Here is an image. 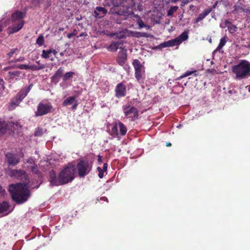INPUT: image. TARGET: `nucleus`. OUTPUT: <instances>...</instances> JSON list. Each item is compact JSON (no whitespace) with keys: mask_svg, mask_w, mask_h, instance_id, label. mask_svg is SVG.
I'll list each match as a JSON object with an SVG mask.
<instances>
[{"mask_svg":"<svg viewBox=\"0 0 250 250\" xmlns=\"http://www.w3.org/2000/svg\"><path fill=\"white\" fill-rule=\"evenodd\" d=\"M75 167L73 166L63 168L57 177L55 171L50 172L49 181L53 186L63 185L71 182L74 179Z\"/></svg>","mask_w":250,"mask_h":250,"instance_id":"nucleus-1","label":"nucleus"},{"mask_svg":"<svg viewBox=\"0 0 250 250\" xmlns=\"http://www.w3.org/2000/svg\"><path fill=\"white\" fill-rule=\"evenodd\" d=\"M9 191L12 200L18 204L25 203L31 195L28 187L25 184H11L9 186Z\"/></svg>","mask_w":250,"mask_h":250,"instance_id":"nucleus-2","label":"nucleus"},{"mask_svg":"<svg viewBox=\"0 0 250 250\" xmlns=\"http://www.w3.org/2000/svg\"><path fill=\"white\" fill-rule=\"evenodd\" d=\"M25 13L16 11L11 15V21L12 25L7 28V33L10 35L20 31L24 25L22 19L25 17Z\"/></svg>","mask_w":250,"mask_h":250,"instance_id":"nucleus-3","label":"nucleus"},{"mask_svg":"<svg viewBox=\"0 0 250 250\" xmlns=\"http://www.w3.org/2000/svg\"><path fill=\"white\" fill-rule=\"evenodd\" d=\"M232 71L236 75V79L241 80L250 76V62L246 60H242L232 67Z\"/></svg>","mask_w":250,"mask_h":250,"instance_id":"nucleus-4","label":"nucleus"},{"mask_svg":"<svg viewBox=\"0 0 250 250\" xmlns=\"http://www.w3.org/2000/svg\"><path fill=\"white\" fill-rule=\"evenodd\" d=\"M32 84H30L28 87H24L22 88L17 95L14 97L9 103L8 109L13 110L17 106L19 105L22 100L26 96L28 92L30 91Z\"/></svg>","mask_w":250,"mask_h":250,"instance_id":"nucleus-5","label":"nucleus"},{"mask_svg":"<svg viewBox=\"0 0 250 250\" xmlns=\"http://www.w3.org/2000/svg\"><path fill=\"white\" fill-rule=\"evenodd\" d=\"M64 72V69L62 67H60L54 73V74L51 77V82L52 83L56 84H57L61 77L62 78L63 82H66L67 80L72 78L75 75V73L73 71L67 72L62 75Z\"/></svg>","mask_w":250,"mask_h":250,"instance_id":"nucleus-6","label":"nucleus"},{"mask_svg":"<svg viewBox=\"0 0 250 250\" xmlns=\"http://www.w3.org/2000/svg\"><path fill=\"white\" fill-rule=\"evenodd\" d=\"M112 125L110 133L112 136L120 139V136H125L126 134L127 128L123 123L120 121H116L114 122Z\"/></svg>","mask_w":250,"mask_h":250,"instance_id":"nucleus-7","label":"nucleus"},{"mask_svg":"<svg viewBox=\"0 0 250 250\" xmlns=\"http://www.w3.org/2000/svg\"><path fill=\"white\" fill-rule=\"evenodd\" d=\"M132 64L135 70V77L139 83H144L145 80V68L138 59L133 61Z\"/></svg>","mask_w":250,"mask_h":250,"instance_id":"nucleus-8","label":"nucleus"},{"mask_svg":"<svg viewBox=\"0 0 250 250\" xmlns=\"http://www.w3.org/2000/svg\"><path fill=\"white\" fill-rule=\"evenodd\" d=\"M78 175L80 177H83L88 174L92 169V165L87 161L80 160L77 164Z\"/></svg>","mask_w":250,"mask_h":250,"instance_id":"nucleus-9","label":"nucleus"},{"mask_svg":"<svg viewBox=\"0 0 250 250\" xmlns=\"http://www.w3.org/2000/svg\"><path fill=\"white\" fill-rule=\"evenodd\" d=\"M54 110L53 107L50 103H40L35 112V116H42Z\"/></svg>","mask_w":250,"mask_h":250,"instance_id":"nucleus-10","label":"nucleus"},{"mask_svg":"<svg viewBox=\"0 0 250 250\" xmlns=\"http://www.w3.org/2000/svg\"><path fill=\"white\" fill-rule=\"evenodd\" d=\"M123 110L125 116L131 118V121H134L138 118V110L134 106L125 104L123 106Z\"/></svg>","mask_w":250,"mask_h":250,"instance_id":"nucleus-11","label":"nucleus"},{"mask_svg":"<svg viewBox=\"0 0 250 250\" xmlns=\"http://www.w3.org/2000/svg\"><path fill=\"white\" fill-rule=\"evenodd\" d=\"M7 173L11 177H14L21 180L28 181L29 179L26 172L23 170L11 169L8 170Z\"/></svg>","mask_w":250,"mask_h":250,"instance_id":"nucleus-12","label":"nucleus"},{"mask_svg":"<svg viewBox=\"0 0 250 250\" xmlns=\"http://www.w3.org/2000/svg\"><path fill=\"white\" fill-rule=\"evenodd\" d=\"M115 92V97L117 98L125 97L126 94V86L122 82L119 83L116 86Z\"/></svg>","mask_w":250,"mask_h":250,"instance_id":"nucleus-13","label":"nucleus"},{"mask_svg":"<svg viewBox=\"0 0 250 250\" xmlns=\"http://www.w3.org/2000/svg\"><path fill=\"white\" fill-rule=\"evenodd\" d=\"M127 61V50L126 49L122 48L118 53L116 57V62L120 66H123Z\"/></svg>","mask_w":250,"mask_h":250,"instance_id":"nucleus-14","label":"nucleus"},{"mask_svg":"<svg viewBox=\"0 0 250 250\" xmlns=\"http://www.w3.org/2000/svg\"><path fill=\"white\" fill-rule=\"evenodd\" d=\"M14 208V207H12L10 204L7 201H3L0 203V213L3 215H7L11 212Z\"/></svg>","mask_w":250,"mask_h":250,"instance_id":"nucleus-15","label":"nucleus"},{"mask_svg":"<svg viewBox=\"0 0 250 250\" xmlns=\"http://www.w3.org/2000/svg\"><path fill=\"white\" fill-rule=\"evenodd\" d=\"M72 104V109L75 110L78 106V102L75 96H70L67 98L62 103L63 106H66Z\"/></svg>","mask_w":250,"mask_h":250,"instance_id":"nucleus-16","label":"nucleus"},{"mask_svg":"<svg viewBox=\"0 0 250 250\" xmlns=\"http://www.w3.org/2000/svg\"><path fill=\"white\" fill-rule=\"evenodd\" d=\"M6 157L8 164L10 165L15 166L20 162V158L18 155L11 153H7Z\"/></svg>","mask_w":250,"mask_h":250,"instance_id":"nucleus-17","label":"nucleus"},{"mask_svg":"<svg viewBox=\"0 0 250 250\" xmlns=\"http://www.w3.org/2000/svg\"><path fill=\"white\" fill-rule=\"evenodd\" d=\"M21 72L20 71H9L8 73V77L10 83H14L21 79Z\"/></svg>","mask_w":250,"mask_h":250,"instance_id":"nucleus-18","label":"nucleus"},{"mask_svg":"<svg viewBox=\"0 0 250 250\" xmlns=\"http://www.w3.org/2000/svg\"><path fill=\"white\" fill-rule=\"evenodd\" d=\"M107 12V10L104 7L97 6L94 11V15L96 18H102L104 17Z\"/></svg>","mask_w":250,"mask_h":250,"instance_id":"nucleus-19","label":"nucleus"},{"mask_svg":"<svg viewBox=\"0 0 250 250\" xmlns=\"http://www.w3.org/2000/svg\"><path fill=\"white\" fill-rule=\"evenodd\" d=\"M123 44L122 42H112L108 47L107 50L111 52H116L118 48L122 50V48H124L120 46Z\"/></svg>","mask_w":250,"mask_h":250,"instance_id":"nucleus-20","label":"nucleus"},{"mask_svg":"<svg viewBox=\"0 0 250 250\" xmlns=\"http://www.w3.org/2000/svg\"><path fill=\"white\" fill-rule=\"evenodd\" d=\"M8 124L9 125V127L8 129V130H11V131L13 132L16 131L17 132H18V130L21 129L22 126V125L17 121L15 122H8Z\"/></svg>","mask_w":250,"mask_h":250,"instance_id":"nucleus-21","label":"nucleus"},{"mask_svg":"<svg viewBox=\"0 0 250 250\" xmlns=\"http://www.w3.org/2000/svg\"><path fill=\"white\" fill-rule=\"evenodd\" d=\"M9 127V125L8 124V123L0 119V135L6 133Z\"/></svg>","mask_w":250,"mask_h":250,"instance_id":"nucleus-22","label":"nucleus"},{"mask_svg":"<svg viewBox=\"0 0 250 250\" xmlns=\"http://www.w3.org/2000/svg\"><path fill=\"white\" fill-rule=\"evenodd\" d=\"M212 11V8H209L204 10V11L199 15L198 18L195 19V23H198L203 20L207 16H208Z\"/></svg>","mask_w":250,"mask_h":250,"instance_id":"nucleus-23","label":"nucleus"},{"mask_svg":"<svg viewBox=\"0 0 250 250\" xmlns=\"http://www.w3.org/2000/svg\"><path fill=\"white\" fill-rule=\"evenodd\" d=\"M246 7V5L243 4L242 3H238L237 4L234 5L233 6V12L238 14L243 12L244 8Z\"/></svg>","mask_w":250,"mask_h":250,"instance_id":"nucleus-24","label":"nucleus"},{"mask_svg":"<svg viewBox=\"0 0 250 250\" xmlns=\"http://www.w3.org/2000/svg\"><path fill=\"white\" fill-rule=\"evenodd\" d=\"M188 30H186L183 32L179 37L176 38V39L178 40V42L180 44H181L183 42L187 40L188 38Z\"/></svg>","mask_w":250,"mask_h":250,"instance_id":"nucleus-25","label":"nucleus"},{"mask_svg":"<svg viewBox=\"0 0 250 250\" xmlns=\"http://www.w3.org/2000/svg\"><path fill=\"white\" fill-rule=\"evenodd\" d=\"M51 55V49L48 50H43L42 51V57L44 59L49 58Z\"/></svg>","mask_w":250,"mask_h":250,"instance_id":"nucleus-26","label":"nucleus"},{"mask_svg":"<svg viewBox=\"0 0 250 250\" xmlns=\"http://www.w3.org/2000/svg\"><path fill=\"white\" fill-rule=\"evenodd\" d=\"M178 9V7L177 6H171L167 12V16L173 17L174 13Z\"/></svg>","mask_w":250,"mask_h":250,"instance_id":"nucleus-27","label":"nucleus"},{"mask_svg":"<svg viewBox=\"0 0 250 250\" xmlns=\"http://www.w3.org/2000/svg\"><path fill=\"white\" fill-rule=\"evenodd\" d=\"M193 74L194 76H197V70H194V71H188L185 72L184 74L183 75L180 76L177 78V80H180L184 77L188 76L191 74Z\"/></svg>","mask_w":250,"mask_h":250,"instance_id":"nucleus-28","label":"nucleus"},{"mask_svg":"<svg viewBox=\"0 0 250 250\" xmlns=\"http://www.w3.org/2000/svg\"><path fill=\"white\" fill-rule=\"evenodd\" d=\"M228 30L229 31V32L230 34H233V33H234L235 32H236L237 28V27L235 25L232 24L230 22L229 23V26L228 27Z\"/></svg>","mask_w":250,"mask_h":250,"instance_id":"nucleus-29","label":"nucleus"},{"mask_svg":"<svg viewBox=\"0 0 250 250\" xmlns=\"http://www.w3.org/2000/svg\"><path fill=\"white\" fill-rule=\"evenodd\" d=\"M167 44L168 45V47H173L179 45V43L178 42V40L175 38L173 40L167 41Z\"/></svg>","mask_w":250,"mask_h":250,"instance_id":"nucleus-30","label":"nucleus"},{"mask_svg":"<svg viewBox=\"0 0 250 250\" xmlns=\"http://www.w3.org/2000/svg\"><path fill=\"white\" fill-rule=\"evenodd\" d=\"M167 44L168 45V47H173L179 45V43L178 42V40L175 38L173 40L167 41Z\"/></svg>","mask_w":250,"mask_h":250,"instance_id":"nucleus-31","label":"nucleus"},{"mask_svg":"<svg viewBox=\"0 0 250 250\" xmlns=\"http://www.w3.org/2000/svg\"><path fill=\"white\" fill-rule=\"evenodd\" d=\"M45 131V130H44L43 128L38 127L36 129L35 132V136L37 137L41 136Z\"/></svg>","mask_w":250,"mask_h":250,"instance_id":"nucleus-32","label":"nucleus"},{"mask_svg":"<svg viewBox=\"0 0 250 250\" xmlns=\"http://www.w3.org/2000/svg\"><path fill=\"white\" fill-rule=\"evenodd\" d=\"M44 41L43 36L42 35H40L37 39L36 43L41 46L43 44Z\"/></svg>","mask_w":250,"mask_h":250,"instance_id":"nucleus-33","label":"nucleus"},{"mask_svg":"<svg viewBox=\"0 0 250 250\" xmlns=\"http://www.w3.org/2000/svg\"><path fill=\"white\" fill-rule=\"evenodd\" d=\"M29 69H31L33 71H36V70H39L41 69H43L44 67V66L43 65H42L40 66H37L36 65H29Z\"/></svg>","mask_w":250,"mask_h":250,"instance_id":"nucleus-34","label":"nucleus"},{"mask_svg":"<svg viewBox=\"0 0 250 250\" xmlns=\"http://www.w3.org/2000/svg\"><path fill=\"white\" fill-rule=\"evenodd\" d=\"M137 23L140 28H142L143 27H147V28H149V26L146 25L139 17H138V19L137 20Z\"/></svg>","mask_w":250,"mask_h":250,"instance_id":"nucleus-35","label":"nucleus"},{"mask_svg":"<svg viewBox=\"0 0 250 250\" xmlns=\"http://www.w3.org/2000/svg\"><path fill=\"white\" fill-rule=\"evenodd\" d=\"M19 52V50L18 48H13L10 51L7 53V56L9 58L12 57L14 54H18Z\"/></svg>","mask_w":250,"mask_h":250,"instance_id":"nucleus-36","label":"nucleus"},{"mask_svg":"<svg viewBox=\"0 0 250 250\" xmlns=\"http://www.w3.org/2000/svg\"><path fill=\"white\" fill-rule=\"evenodd\" d=\"M124 0L122 1L121 0H112V4L114 7H118L123 3V1Z\"/></svg>","mask_w":250,"mask_h":250,"instance_id":"nucleus-37","label":"nucleus"},{"mask_svg":"<svg viewBox=\"0 0 250 250\" xmlns=\"http://www.w3.org/2000/svg\"><path fill=\"white\" fill-rule=\"evenodd\" d=\"M227 42V40L225 37L221 38L220 40V42L218 45L219 48H222L225 45Z\"/></svg>","mask_w":250,"mask_h":250,"instance_id":"nucleus-38","label":"nucleus"},{"mask_svg":"<svg viewBox=\"0 0 250 250\" xmlns=\"http://www.w3.org/2000/svg\"><path fill=\"white\" fill-rule=\"evenodd\" d=\"M229 22L230 21L229 20H226L222 22L220 26L222 28L228 27Z\"/></svg>","mask_w":250,"mask_h":250,"instance_id":"nucleus-39","label":"nucleus"},{"mask_svg":"<svg viewBox=\"0 0 250 250\" xmlns=\"http://www.w3.org/2000/svg\"><path fill=\"white\" fill-rule=\"evenodd\" d=\"M136 34L135 36L137 38L147 37V34L146 33L136 32Z\"/></svg>","mask_w":250,"mask_h":250,"instance_id":"nucleus-40","label":"nucleus"},{"mask_svg":"<svg viewBox=\"0 0 250 250\" xmlns=\"http://www.w3.org/2000/svg\"><path fill=\"white\" fill-rule=\"evenodd\" d=\"M4 89V81L0 78V96L2 94Z\"/></svg>","mask_w":250,"mask_h":250,"instance_id":"nucleus-41","label":"nucleus"},{"mask_svg":"<svg viewBox=\"0 0 250 250\" xmlns=\"http://www.w3.org/2000/svg\"><path fill=\"white\" fill-rule=\"evenodd\" d=\"M83 92L82 88L79 89L78 90H75L74 91V93L75 95L74 96L76 97V98L78 97L79 95H81Z\"/></svg>","mask_w":250,"mask_h":250,"instance_id":"nucleus-42","label":"nucleus"},{"mask_svg":"<svg viewBox=\"0 0 250 250\" xmlns=\"http://www.w3.org/2000/svg\"><path fill=\"white\" fill-rule=\"evenodd\" d=\"M31 170L35 174H38L39 172L38 166L37 165H34L31 166Z\"/></svg>","mask_w":250,"mask_h":250,"instance_id":"nucleus-43","label":"nucleus"},{"mask_svg":"<svg viewBox=\"0 0 250 250\" xmlns=\"http://www.w3.org/2000/svg\"><path fill=\"white\" fill-rule=\"evenodd\" d=\"M17 67L20 69H25V70H28L29 69V65L27 64H20Z\"/></svg>","mask_w":250,"mask_h":250,"instance_id":"nucleus-44","label":"nucleus"},{"mask_svg":"<svg viewBox=\"0 0 250 250\" xmlns=\"http://www.w3.org/2000/svg\"><path fill=\"white\" fill-rule=\"evenodd\" d=\"M77 34V31L76 29H74L73 32L67 34V38L69 39L71 38L73 36H76Z\"/></svg>","mask_w":250,"mask_h":250,"instance_id":"nucleus-45","label":"nucleus"},{"mask_svg":"<svg viewBox=\"0 0 250 250\" xmlns=\"http://www.w3.org/2000/svg\"><path fill=\"white\" fill-rule=\"evenodd\" d=\"M243 12L246 13L247 15L250 18V7H245Z\"/></svg>","mask_w":250,"mask_h":250,"instance_id":"nucleus-46","label":"nucleus"},{"mask_svg":"<svg viewBox=\"0 0 250 250\" xmlns=\"http://www.w3.org/2000/svg\"><path fill=\"white\" fill-rule=\"evenodd\" d=\"M168 45L167 44V41L163 42L161 43L160 45V46L162 48H165L168 47Z\"/></svg>","mask_w":250,"mask_h":250,"instance_id":"nucleus-47","label":"nucleus"},{"mask_svg":"<svg viewBox=\"0 0 250 250\" xmlns=\"http://www.w3.org/2000/svg\"><path fill=\"white\" fill-rule=\"evenodd\" d=\"M123 66L124 69H125L126 72H129V69H130V67H129V66L128 64H125V65H123Z\"/></svg>","mask_w":250,"mask_h":250,"instance_id":"nucleus-48","label":"nucleus"},{"mask_svg":"<svg viewBox=\"0 0 250 250\" xmlns=\"http://www.w3.org/2000/svg\"><path fill=\"white\" fill-rule=\"evenodd\" d=\"M226 93L228 94L231 95V94L236 93V91L235 90H234L233 89H229V90H228V92Z\"/></svg>","mask_w":250,"mask_h":250,"instance_id":"nucleus-49","label":"nucleus"},{"mask_svg":"<svg viewBox=\"0 0 250 250\" xmlns=\"http://www.w3.org/2000/svg\"><path fill=\"white\" fill-rule=\"evenodd\" d=\"M41 2V0H33V3L35 5H39Z\"/></svg>","mask_w":250,"mask_h":250,"instance_id":"nucleus-50","label":"nucleus"},{"mask_svg":"<svg viewBox=\"0 0 250 250\" xmlns=\"http://www.w3.org/2000/svg\"><path fill=\"white\" fill-rule=\"evenodd\" d=\"M107 164L106 163H104L103 166V167L102 168L103 171H106L107 169Z\"/></svg>","mask_w":250,"mask_h":250,"instance_id":"nucleus-51","label":"nucleus"},{"mask_svg":"<svg viewBox=\"0 0 250 250\" xmlns=\"http://www.w3.org/2000/svg\"><path fill=\"white\" fill-rule=\"evenodd\" d=\"M24 58L23 57H20L19 58L15 60V61H14L15 62H22L23 61H24Z\"/></svg>","mask_w":250,"mask_h":250,"instance_id":"nucleus-52","label":"nucleus"},{"mask_svg":"<svg viewBox=\"0 0 250 250\" xmlns=\"http://www.w3.org/2000/svg\"><path fill=\"white\" fill-rule=\"evenodd\" d=\"M116 13L118 15H125L124 11H118L116 12Z\"/></svg>","mask_w":250,"mask_h":250,"instance_id":"nucleus-53","label":"nucleus"},{"mask_svg":"<svg viewBox=\"0 0 250 250\" xmlns=\"http://www.w3.org/2000/svg\"><path fill=\"white\" fill-rule=\"evenodd\" d=\"M104 171H100V172H99V174H98V176L99 177V178H102L104 176Z\"/></svg>","mask_w":250,"mask_h":250,"instance_id":"nucleus-54","label":"nucleus"},{"mask_svg":"<svg viewBox=\"0 0 250 250\" xmlns=\"http://www.w3.org/2000/svg\"><path fill=\"white\" fill-rule=\"evenodd\" d=\"M53 54V55L55 56L57 54V51L56 50L51 49V54Z\"/></svg>","mask_w":250,"mask_h":250,"instance_id":"nucleus-55","label":"nucleus"},{"mask_svg":"<svg viewBox=\"0 0 250 250\" xmlns=\"http://www.w3.org/2000/svg\"><path fill=\"white\" fill-rule=\"evenodd\" d=\"M218 3V2L217 1H215V3H214V4L212 6V7L211 8H212V10L213 9H214L216 8V7L217 6V4Z\"/></svg>","mask_w":250,"mask_h":250,"instance_id":"nucleus-56","label":"nucleus"},{"mask_svg":"<svg viewBox=\"0 0 250 250\" xmlns=\"http://www.w3.org/2000/svg\"><path fill=\"white\" fill-rule=\"evenodd\" d=\"M5 192V190L0 186V193L3 194Z\"/></svg>","mask_w":250,"mask_h":250,"instance_id":"nucleus-57","label":"nucleus"},{"mask_svg":"<svg viewBox=\"0 0 250 250\" xmlns=\"http://www.w3.org/2000/svg\"><path fill=\"white\" fill-rule=\"evenodd\" d=\"M100 199L101 200L105 201L106 202H108V199L106 197H102Z\"/></svg>","mask_w":250,"mask_h":250,"instance_id":"nucleus-58","label":"nucleus"},{"mask_svg":"<svg viewBox=\"0 0 250 250\" xmlns=\"http://www.w3.org/2000/svg\"><path fill=\"white\" fill-rule=\"evenodd\" d=\"M217 52L214 50L213 52H212V59H214V55L215 54V53H216Z\"/></svg>","mask_w":250,"mask_h":250,"instance_id":"nucleus-59","label":"nucleus"},{"mask_svg":"<svg viewBox=\"0 0 250 250\" xmlns=\"http://www.w3.org/2000/svg\"><path fill=\"white\" fill-rule=\"evenodd\" d=\"M98 161L99 163H101L102 162V157L101 156H100V155L98 156Z\"/></svg>","mask_w":250,"mask_h":250,"instance_id":"nucleus-60","label":"nucleus"},{"mask_svg":"<svg viewBox=\"0 0 250 250\" xmlns=\"http://www.w3.org/2000/svg\"><path fill=\"white\" fill-rule=\"evenodd\" d=\"M97 170H98V172H100H100H101V171H103V170L102 168L101 167H97Z\"/></svg>","mask_w":250,"mask_h":250,"instance_id":"nucleus-61","label":"nucleus"},{"mask_svg":"<svg viewBox=\"0 0 250 250\" xmlns=\"http://www.w3.org/2000/svg\"><path fill=\"white\" fill-rule=\"evenodd\" d=\"M86 34H85V33H83V32H82V33H81L80 34V35L79 37H83V36H86Z\"/></svg>","mask_w":250,"mask_h":250,"instance_id":"nucleus-62","label":"nucleus"},{"mask_svg":"<svg viewBox=\"0 0 250 250\" xmlns=\"http://www.w3.org/2000/svg\"><path fill=\"white\" fill-rule=\"evenodd\" d=\"M222 48H219V46H218L215 49V50L217 52V51H220V50Z\"/></svg>","mask_w":250,"mask_h":250,"instance_id":"nucleus-63","label":"nucleus"},{"mask_svg":"<svg viewBox=\"0 0 250 250\" xmlns=\"http://www.w3.org/2000/svg\"><path fill=\"white\" fill-rule=\"evenodd\" d=\"M82 19V17H81V16L80 17H77V18H76V20L77 21H79L81 20Z\"/></svg>","mask_w":250,"mask_h":250,"instance_id":"nucleus-64","label":"nucleus"}]
</instances>
